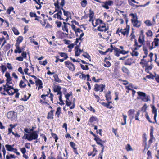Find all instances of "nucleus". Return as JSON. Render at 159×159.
<instances>
[{
	"mask_svg": "<svg viewBox=\"0 0 159 159\" xmlns=\"http://www.w3.org/2000/svg\"><path fill=\"white\" fill-rule=\"evenodd\" d=\"M140 111L139 110L135 114L134 118H135V120H137L138 121H140L139 120V116L140 115Z\"/></svg>",
	"mask_w": 159,
	"mask_h": 159,
	"instance_id": "23",
	"label": "nucleus"
},
{
	"mask_svg": "<svg viewBox=\"0 0 159 159\" xmlns=\"http://www.w3.org/2000/svg\"><path fill=\"white\" fill-rule=\"evenodd\" d=\"M53 77L54 78L55 81L56 82H59V80L58 78V76L57 75L55 74L54 75Z\"/></svg>",
	"mask_w": 159,
	"mask_h": 159,
	"instance_id": "41",
	"label": "nucleus"
},
{
	"mask_svg": "<svg viewBox=\"0 0 159 159\" xmlns=\"http://www.w3.org/2000/svg\"><path fill=\"white\" fill-rule=\"evenodd\" d=\"M53 111H51L50 112L48 113L47 116V118L48 119H51L53 118Z\"/></svg>",
	"mask_w": 159,
	"mask_h": 159,
	"instance_id": "28",
	"label": "nucleus"
},
{
	"mask_svg": "<svg viewBox=\"0 0 159 159\" xmlns=\"http://www.w3.org/2000/svg\"><path fill=\"white\" fill-rule=\"evenodd\" d=\"M159 39L157 38L154 39V42H155V46H157L159 45Z\"/></svg>",
	"mask_w": 159,
	"mask_h": 159,
	"instance_id": "33",
	"label": "nucleus"
},
{
	"mask_svg": "<svg viewBox=\"0 0 159 159\" xmlns=\"http://www.w3.org/2000/svg\"><path fill=\"white\" fill-rule=\"evenodd\" d=\"M1 68L2 69L3 73H4L7 70L6 67L4 65L1 66Z\"/></svg>",
	"mask_w": 159,
	"mask_h": 159,
	"instance_id": "48",
	"label": "nucleus"
},
{
	"mask_svg": "<svg viewBox=\"0 0 159 159\" xmlns=\"http://www.w3.org/2000/svg\"><path fill=\"white\" fill-rule=\"evenodd\" d=\"M58 1L57 0V3H55L54 4V5L55 6V10L54 12L53 13H52V12L50 11L49 12V13L50 15H52L56 11H57L58 12L57 13L55 14L54 15L53 17L55 18H57L59 19H60V11H58V10L60 8V6L58 5Z\"/></svg>",
	"mask_w": 159,
	"mask_h": 159,
	"instance_id": "2",
	"label": "nucleus"
},
{
	"mask_svg": "<svg viewBox=\"0 0 159 159\" xmlns=\"http://www.w3.org/2000/svg\"><path fill=\"white\" fill-rule=\"evenodd\" d=\"M137 98L138 99H141L144 102H147L148 101H150V96L149 95H146L145 97H144L143 98H139L137 97Z\"/></svg>",
	"mask_w": 159,
	"mask_h": 159,
	"instance_id": "9",
	"label": "nucleus"
},
{
	"mask_svg": "<svg viewBox=\"0 0 159 159\" xmlns=\"http://www.w3.org/2000/svg\"><path fill=\"white\" fill-rule=\"evenodd\" d=\"M153 54L152 52H151L149 55V56L150 57V61H148V62H151L152 61V57L153 56Z\"/></svg>",
	"mask_w": 159,
	"mask_h": 159,
	"instance_id": "52",
	"label": "nucleus"
},
{
	"mask_svg": "<svg viewBox=\"0 0 159 159\" xmlns=\"http://www.w3.org/2000/svg\"><path fill=\"white\" fill-rule=\"evenodd\" d=\"M26 85L25 84L24 82L22 80H21L19 84V86L20 88H25L26 86Z\"/></svg>",
	"mask_w": 159,
	"mask_h": 159,
	"instance_id": "29",
	"label": "nucleus"
},
{
	"mask_svg": "<svg viewBox=\"0 0 159 159\" xmlns=\"http://www.w3.org/2000/svg\"><path fill=\"white\" fill-rule=\"evenodd\" d=\"M114 50L115 55L117 57H119L120 56V50L116 47L114 48Z\"/></svg>",
	"mask_w": 159,
	"mask_h": 159,
	"instance_id": "14",
	"label": "nucleus"
},
{
	"mask_svg": "<svg viewBox=\"0 0 159 159\" xmlns=\"http://www.w3.org/2000/svg\"><path fill=\"white\" fill-rule=\"evenodd\" d=\"M16 60L20 61H22L23 60V57H21L19 56L18 57H17L16 58Z\"/></svg>",
	"mask_w": 159,
	"mask_h": 159,
	"instance_id": "57",
	"label": "nucleus"
},
{
	"mask_svg": "<svg viewBox=\"0 0 159 159\" xmlns=\"http://www.w3.org/2000/svg\"><path fill=\"white\" fill-rule=\"evenodd\" d=\"M126 149L128 151H131L132 150V148L131 146L129 144L127 145V146L126 148Z\"/></svg>",
	"mask_w": 159,
	"mask_h": 159,
	"instance_id": "50",
	"label": "nucleus"
},
{
	"mask_svg": "<svg viewBox=\"0 0 159 159\" xmlns=\"http://www.w3.org/2000/svg\"><path fill=\"white\" fill-rule=\"evenodd\" d=\"M148 106H147L146 104H145L142 107L141 109V111H143V112H144L146 113V112H147L146 111V109L147 108Z\"/></svg>",
	"mask_w": 159,
	"mask_h": 159,
	"instance_id": "24",
	"label": "nucleus"
},
{
	"mask_svg": "<svg viewBox=\"0 0 159 159\" xmlns=\"http://www.w3.org/2000/svg\"><path fill=\"white\" fill-rule=\"evenodd\" d=\"M129 52V51H125L124 50H120V54H122L123 55H125L128 53Z\"/></svg>",
	"mask_w": 159,
	"mask_h": 159,
	"instance_id": "49",
	"label": "nucleus"
},
{
	"mask_svg": "<svg viewBox=\"0 0 159 159\" xmlns=\"http://www.w3.org/2000/svg\"><path fill=\"white\" fill-rule=\"evenodd\" d=\"M98 139H100L99 137H97L96 138H94V140L96 141V143L97 144V143H101L100 141Z\"/></svg>",
	"mask_w": 159,
	"mask_h": 159,
	"instance_id": "55",
	"label": "nucleus"
},
{
	"mask_svg": "<svg viewBox=\"0 0 159 159\" xmlns=\"http://www.w3.org/2000/svg\"><path fill=\"white\" fill-rule=\"evenodd\" d=\"M138 17H136V19H131V21L133 23V26L136 27H139L141 25L140 23L138 20Z\"/></svg>",
	"mask_w": 159,
	"mask_h": 159,
	"instance_id": "5",
	"label": "nucleus"
},
{
	"mask_svg": "<svg viewBox=\"0 0 159 159\" xmlns=\"http://www.w3.org/2000/svg\"><path fill=\"white\" fill-rule=\"evenodd\" d=\"M56 115H57V117H58L59 115H60V107H58L57 108L56 112Z\"/></svg>",
	"mask_w": 159,
	"mask_h": 159,
	"instance_id": "54",
	"label": "nucleus"
},
{
	"mask_svg": "<svg viewBox=\"0 0 159 159\" xmlns=\"http://www.w3.org/2000/svg\"><path fill=\"white\" fill-rule=\"evenodd\" d=\"M15 53H20L22 52V50L20 48L17 50H14Z\"/></svg>",
	"mask_w": 159,
	"mask_h": 159,
	"instance_id": "58",
	"label": "nucleus"
},
{
	"mask_svg": "<svg viewBox=\"0 0 159 159\" xmlns=\"http://www.w3.org/2000/svg\"><path fill=\"white\" fill-rule=\"evenodd\" d=\"M12 30L15 35H18L19 34V33L16 28H13L12 29Z\"/></svg>",
	"mask_w": 159,
	"mask_h": 159,
	"instance_id": "34",
	"label": "nucleus"
},
{
	"mask_svg": "<svg viewBox=\"0 0 159 159\" xmlns=\"http://www.w3.org/2000/svg\"><path fill=\"white\" fill-rule=\"evenodd\" d=\"M132 53H131V55L132 56H137L138 55V52L137 51H136L134 50H132Z\"/></svg>",
	"mask_w": 159,
	"mask_h": 159,
	"instance_id": "42",
	"label": "nucleus"
},
{
	"mask_svg": "<svg viewBox=\"0 0 159 159\" xmlns=\"http://www.w3.org/2000/svg\"><path fill=\"white\" fill-rule=\"evenodd\" d=\"M124 31H123L121 32V33L124 35H125L126 34H128L129 32L127 30H125Z\"/></svg>",
	"mask_w": 159,
	"mask_h": 159,
	"instance_id": "62",
	"label": "nucleus"
},
{
	"mask_svg": "<svg viewBox=\"0 0 159 159\" xmlns=\"http://www.w3.org/2000/svg\"><path fill=\"white\" fill-rule=\"evenodd\" d=\"M96 22H98L100 24H103L105 25V23H103V21L102 20L99 19H97L96 20Z\"/></svg>",
	"mask_w": 159,
	"mask_h": 159,
	"instance_id": "53",
	"label": "nucleus"
},
{
	"mask_svg": "<svg viewBox=\"0 0 159 159\" xmlns=\"http://www.w3.org/2000/svg\"><path fill=\"white\" fill-rule=\"evenodd\" d=\"M60 56L63 57L64 59H66L68 57L67 54L64 52H60Z\"/></svg>",
	"mask_w": 159,
	"mask_h": 159,
	"instance_id": "21",
	"label": "nucleus"
},
{
	"mask_svg": "<svg viewBox=\"0 0 159 159\" xmlns=\"http://www.w3.org/2000/svg\"><path fill=\"white\" fill-rule=\"evenodd\" d=\"M46 156L45 155V153L44 152H42V157L40 158V159H46Z\"/></svg>",
	"mask_w": 159,
	"mask_h": 159,
	"instance_id": "61",
	"label": "nucleus"
},
{
	"mask_svg": "<svg viewBox=\"0 0 159 159\" xmlns=\"http://www.w3.org/2000/svg\"><path fill=\"white\" fill-rule=\"evenodd\" d=\"M148 61L146 62H140V64L144 65L145 66V70L147 73H148L147 70H151L152 68V67L151 66H148Z\"/></svg>",
	"mask_w": 159,
	"mask_h": 159,
	"instance_id": "7",
	"label": "nucleus"
},
{
	"mask_svg": "<svg viewBox=\"0 0 159 159\" xmlns=\"http://www.w3.org/2000/svg\"><path fill=\"white\" fill-rule=\"evenodd\" d=\"M129 15L132 17L133 18V19H136V17H138L137 15H136L135 16L134 13H131L129 14Z\"/></svg>",
	"mask_w": 159,
	"mask_h": 159,
	"instance_id": "60",
	"label": "nucleus"
},
{
	"mask_svg": "<svg viewBox=\"0 0 159 159\" xmlns=\"http://www.w3.org/2000/svg\"><path fill=\"white\" fill-rule=\"evenodd\" d=\"M13 10L14 8L13 7H10L7 9V13L8 14H10L11 11H13Z\"/></svg>",
	"mask_w": 159,
	"mask_h": 159,
	"instance_id": "43",
	"label": "nucleus"
},
{
	"mask_svg": "<svg viewBox=\"0 0 159 159\" xmlns=\"http://www.w3.org/2000/svg\"><path fill=\"white\" fill-rule=\"evenodd\" d=\"M7 68L11 70L12 69V66L11 65L10 63H7Z\"/></svg>",
	"mask_w": 159,
	"mask_h": 159,
	"instance_id": "64",
	"label": "nucleus"
},
{
	"mask_svg": "<svg viewBox=\"0 0 159 159\" xmlns=\"http://www.w3.org/2000/svg\"><path fill=\"white\" fill-rule=\"evenodd\" d=\"M122 70L123 73L129 75L130 72L129 70L126 67L123 66L122 68Z\"/></svg>",
	"mask_w": 159,
	"mask_h": 159,
	"instance_id": "15",
	"label": "nucleus"
},
{
	"mask_svg": "<svg viewBox=\"0 0 159 159\" xmlns=\"http://www.w3.org/2000/svg\"><path fill=\"white\" fill-rule=\"evenodd\" d=\"M152 109V112L154 113V115H157V110L155 106L153 105L151 107Z\"/></svg>",
	"mask_w": 159,
	"mask_h": 159,
	"instance_id": "26",
	"label": "nucleus"
},
{
	"mask_svg": "<svg viewBox=\"0 0 159 159\" xmlns=\"http://www.w3.org/2000/svg\"><path fill=\"white\" fill-rule=\"evenodd\" d=\"M153 129L152 127H151V129H150V139L152 140H153V139H155V138L153 136Z\"/></svg>",
	"mask_w": 159,
	"mask_h": 159,
	"instance_id": "18",
	"label": "nucleus"
},
{
	"mask_svg": "<svg viewBox=\"0 0 159 159\" xmlns=\"http://www.w3.org/2000/svg\"><path fill=\"white\" fill-rule=\"evenodd\" d=\"M54 91L55 92H57V94H60V86L57 85L55 84H54L53 88Z\"/></svg>",
	"mask_w": 159,
	"mask_h": 159,
	"instance_id": "10",
	"label": "nucleus"
},
{
	"mask_svg": "<svg viewBox=\"0 0 159 159\" xmlns=\"http://www.w3.org/2000/svg\"><path fill=\"white\" fill-rule=\"evenodd\" d=\"M95 87L94 90L96 92H98L100 90L99 88L101 89L100 92H102L103 89H104L105 85L104 84H102L101 85H98V84H95Z\"/></svg>",
	"mask_w": 159,
	"mask_h": 159,
	"instance_id": "4",
	"label": "nucleus"
},
{
	"mask_svg": "<svg viewBox=\"0 0 159 159\" xmlns=\"http://www.w3.org/2000/svg\"><path fill=\"white\" fill-rule=\"evenodd\" d=\"M5 147L7 148V150L8 151H12L13 150H15V151H17V149H14L11 145L7 144L5 145Z\"/></svg>",
	"mask_w": 159,
	"mask_h": 159,
	"instance_id": "11",
	"label": "nucleus"
},
{
	"mask_svg": "<svg viewBox=\"0 0 159 159\" xmlns=\"http://www.w3.org/2000/svg\"><path fill=\"white\" fill-rule=\"evenodd\" d=\"M35 82L37 85H42L43 84L42 81L39 79H38Z\"/></svg>",
	"mask_w": 159,
	"mask_h": 159,
	"instance_id": "40",
	"label": "nucleus"
},
{
	"mask_svg": "<svg viewBox=\"0 0 159 159\" xmlns=\"http://www.w3.org/2000/svg\"><path fill=\"white\" fill-rule=\"evenodd\" d=\"M63 24L64 25L63 26H62V30L63 31H66V32L67 33H66L65 34L66 35H68V30L67 27V25L68 24L70 25V24L68 23H66L65 22H63Z\"/></svg>",
	"mask_w": 159,
	"mask_h": 159,
	"instance_id": "8",
	"label": "nucleus"
},
{
	"mask_svg": "<svg viewBox=\"0 0 159 159\" xmlns=\"http://www.w3.org/2000/svg\"><path fill=\"white\" fill-rule=\"evenodd\" d=\"M98 121V119L97 117L92 116L89 119V121L90 123H92L94 121Z\"/></svg>",
	"mask_w": 159,
	"mask_h": 159,
	"instance_id": "17",
	"label": "nucleus"
},
{
	"mask_svg": "<svg viewBox=\"0 0 159 159\" xmlns=\"http://www.w3.org/2000/svg\"><path fill=\"white\" fill-rule=\"evenodd\" d=\"M70 144L72 148L73 149L76 148L75 147L76 146V144L73 142H71L70 143Z\"/></svg>",
	"mask_w": 159,
	"mask_h": 159,
	"instance_id": "38",
	"label": "nucleus"
},
{
	"mask_svg": "<svg viewBox=\"0 0 159 159\" xmlns=\"http://www.w3.org/2000/svg\"><path fill=\"white\" fill-rule=\"evenodd\" d=\"M80 67L81 68L84 70H88L89 69L88 66L87 65H85V67L82 64H80Z\"/></svg>",
	"mask_w": 159,
	"mask_h": 159,
	"instance_id": "25",
	"label": "nucleus"
},
{
	"mask_svg": "<svg viewBox=\"0 0 159 159\" xmlns=\"http://www.w3.org/2000/svg\"><path fill=\"white\" fill-rule=\"evenodd\" d=\"M145 117L149 122L150 123H152V122L147 112H146V113L145 114Z\"/></svg>",
	"mask_w": 159,
	"mask_h": 159,
	"instance_id": "39",
	"label": "nucleus"
},
{
	"mask_svg": "<svg viewBox=\"0 0 159 159\" xmlns=\"http://www.w3.org/2000/svg\"><path fill=\"white\" fill-rule=\"evenodd\" d=\"M146 34L148 37H152L153 35L152 31L149 30L146 33Z\"/></svg>",
	"mask_w": 159,
	"mask_h": 159,
	"instance_id": "32",
	"label": "nucleus"
},
{
	"mask_svg": "<svg viewBox=\"0 0 159 159\" xmlns=\"http://www.w3.org/2000/svg\"><path fill=\"white\" fill-rule=\"evenodd\" d=\"M65 64L66 67L69 68V70L74 71L75 70L74 65L71 62L67 61L64 62Z\"/></svg>",
	"mask_w": 159,
	"mask_h": 159,
	"instance_id": "3",
	"label": "nucleus"
},
{
	"mask_svg": "<svg viewBox=\"0 0 159 159\" xmlns=\"http://www.w3.org/2000/svg\"><path fill=\"white\" fill-rule=\"evenodd\" d=\"M15 116V113L12 111H11L8 112L7 114V117L9 118L12 119Z\"/></svg>",
	"mask_w": 159,
	"mask_h": 159,
	"instance_id": "12",
	"label": "nucleus"
},
{
	"mask_svg": "<svg viewBox=\"0 0 159 159\" xmlns=\"http://www.w3.org/2000/svg\"><path fill=\"white\" fill-rule=\"evenodd\" d=\"M147 78L148 79H153L155 76L151 73L149 75H147L146 76Z\"/></svg>",
	"mask_w": 159,
	"mask_h": 159,
	"instance_id": "44",
	"label": "nucleus"
},
{
	"mask_svg": "<svg viewBox=\"0 0 159 159\" xmlns=\"http://www.w3.org/2000/svg\"><path fill=\"white\" fill-rule=\"evenodd\" d=\"M105 97L106 98V100L107 101L111 100V96H107V94H105Z\"/></svg>",
	"mask_w": 159,
	"mask_h": 159,
	"instance_id": "51",
	"label": "nucleus"
},
{
	"mask_svg": "<svg viewBox=\"0 0 159 159\" xmlns=\"http://www.w3.org/2000/svg\"><path fill=\"white\" fill-rule=\"evenodd\" d=\"M138 42H139V43H141V44L142 45H144V41H143V40L142 39H141V37L140 36H139L138 38Z\"/></svg>",
	"mask_w": 159,
	"mask_h": 159,
	"instance_id": "46",
	"label": "nucleus"
},
{
	"mask_svg": "<svg viewBox=\"0 0 159 159\" xmlns=\"http://www.w3.org/2000/svg\"><path fill=\"white\" fill-rule=\"evenodd\" d=\"M20 150L21 152L23 154H25L26 152V149L25 148H21Z\"/></svg>",
	"mask_w": 159,
	"mask_h": 159,
	"instance_id": "63",
	"label": "nucleus"
},
{
	"mask_svg": "<svg viewBox=\"0 0 159 159\" xmlns=\"http://www.w3.org/2000/svg\"><path fill=\"white\" fill-rule=\"evenodd\" d=\"M144 23L146 24L147 26H151L152 25V24L151 22V21L149 20H147L144 22Z\"/></svg>",
	"mask_w": 159,
	"mask_h": 159,
	"instance_id": "27",
	"label": "nucleus"
},
{
	"mask_svg": "<svg viewBox=\"0 0 159 159\" xmlns=\"http://www.w3.org/2000/svg\"><path fill=\"white\" fill-rule=\"evenodd\" d=\"M133 59L132 58L128 59L124 62V64L125 65L131 66L132 64V61Z\"/></svg>",
	"mask_w": 159,
	"mask_h": 159,
	"instance_id": "13",
	"label": "nucleus"
},
{
	"mask_svg": "<svg viewBox=\"0 0 159 159\" xmlns=\"http://www.w3.org/2000/svg\"><path fill=\"white\" fill-rule=\"evenodd\" d=\"M134 109L129 110L128 112V115L129 116L133 114L134 112Z\"/></svg>",
	"mask_w": 159,
	"mask_h": 159,
	"instance_id": "37",
	"label": "nucleus"
},
{
	"mask_svg": "<svg viewBox=\"0 0 159 159\" xmlns=\"http://www.w3.org/2000/svg\"><path fill=\"white\" fill-rule=\"evenodd\" d=\"M52 137L55 139V142H57V140L58 139L57 135L53 133H52Z\"/></svg>",
	"mask_w": 159,
	"mask_h": 159,
	"instance_id": "45",
	"label": "nucleus"
},
{
	"mask_svg": "<svg viewBox=\"0 0 159 159\" xmlns=\"http://www.w3.org/2000/svg\"><path fill=\"white\" fill-rule=\"evenodd\" d=\"M105 2H106V3L107 4L108 6H111L114 3V2L113 1L111 0Z\"/></svg>",
	"mask_w": 159,
	"mask_h": 159,
	"instance_id": "47",
	"label": "nucleus"
},
{
	"mask_svg": "<svg viewBox=\"0 0 159 159\" xmlns=\"http://www.w3.org/2000/svg\"><path fill=\"white\" fill-rule=\"evenodd\" d=\"M89 17H90L91 18H93V17L94 16V13L93 11H92L91 9H90L89 10Z\"/></svg>",
	"mask_w": 159,
	"mask_h": 159,
	"instance_id": "30",
	"label": "nucleus"
},
{
	"mask_svg": "<svg viewBox=\"0 0 159 159\" xmlns=\"http://www.w3.org/2000/svg\"><path fill=\"white\" fill-rule=\"evenodd\" d=\"M122 116L123 117V119L124 120V123H121V125H125L126 124V118H127V116L124 114H122Z\"/></svg>",
	"mask_w": 159,
	"mask_h": 159,
	"instance_id": "19",
	"label": "nucleus"
},
{
	"mask_svg": "<svg viewBox=\"0 0 159 159\" xmlns=\"http://www.w3.org/2000/svg\"><path fill=\"white\" fill-rule=\"evenodd\" d=\"M87 4V2L86 0H82L81 2V5L83 7H85L86 6Z\"/></svg>",
	"mask_w": 159,
	"mask_h": 159,
	"instance_id": "22",
	"label": "nucleus"
},
{
	"mask_svg": "<svg viewBox=\"0 0 159 159\" xmlns=\"http://www.w3.org/2000/svg\"><path fill=\"white\" fill-rule=\"evenodd\" d=\"M106 2H103V3H104V4L102 5V6L106 9H109V7L107 4Z\"/></svg>",
	"mask_w": 159,
	"mask_h": 159,
	"instance_id": "35",
	"label": "nucleus"
},
{
	"mask_svg": "<svg viewBox=\"0 0 159 159\" xmlns=\"http://www.w3.org/2000/svg\"><path fill=\"white\" fill-rule=\"evenodd\" d=\"M72 93L71 92H70L69 93H67L65 95V98H69V97L72 96Z\"/></svg>",
	"mask_w": 159,
	"mask_h": 159,
	"instance_id": "56",
	"label": "nucleus"
},
{
	"mask_svg": "<svg viewBox=\"0 0 159 159\" xmlns=\"http://www.w3.org/2000/svg\"><path fill=\"white\" fill-rule=\"evenodd\" d=\"M38 136V131H35L32 132H30L29 134L25 133L23 138L25 139H27L28 140L31 141L33 140L36 139Z\"/></svg>",
	"mask_w": 159,
	"mask_h": 159,
	"instance_id": "1",
	"label": "nucleus"
},
{
	"mask_svg": "<svg viewBox=\"0 0 159 159\" xmlns=\"http://www.w3.org/2000/svg\"><path fill=\"white\" fill-rule=\"evenodd\" d=\"M137 93L139 96L142 97H145L146 96V93L142 92L139 91L137 92Z\"/></svg>",
	"mask_w": 159,
	"mask_h": 159,
	"instance_id": "20",
	"label": "nucleus"
},
{
	"mask_svg": "<svg viewBox=\"0 0 159 159\" xmlns=\"http://www.w3.org/2000/svg\"><path fill=\"white\" fill-rule=\"evenodd\" d=\"M18 91V90L17 89H14L13 88V89H11L9 88V89H8V90H7L6 92H7L8 94L9 95H12L15 92H17Z\"/></svg>",
	"mask_w": 159,
	"mask_h": 159,
	"instance_id": "6",
	"label": "nucleus"
},
{
	"mask_svg": "<svg viewBox=\"0 0 159 159\" xmlns=\"http://www.w3.org/2000/svg\"><path fill=\"white\" fill-rule=\"evenodd\" d=\"M23 38L22 36H19L17 39V43H21L23 40Z\"/></svg>",
	"mask_w": 159,
	"mask_h": 159,
	"instance_id": "31",
	"label": "nucleus"
},
{
	"mask_svg": "<svg viewBox=\"0 0 159 159\" xmlns=\"http://www.w3.org/2000/svg\"><path fill=\"white\" fill-rule=\"evenodd\" d=\"M30 16L31 17H37V16L35 13L30 12Z\"/></svg>",
	"mask_w": 159,
	"mask_h": 159,
	"instance_id": "36",
	"label": "nucleus"
},
{
	"mask_svg": "<svg viewBox=\"0 0 159 159\" xmlns=\"http://www.w3.org/2000/svg\"><path fill=\"white\" fill-rule=\"evenodd\" d=\"M100 103H101L102 105L106 107L107 108L111 109L113 108L112 106H110V105H109V104L105 103L104 102H100Z\"/></svg>",
	"mask_w": 159,
	"mask_h": 159,
	"instance_id": "16",
	"label": "nucleus"
},
{
	"mask_svg": "<svg viewBox=\"0 0 159 159\" xmlns=\"http://www.w3.org/2000/svg\"><path fill=\"white\" fill-rule=\"evenodd\" d=\"M115 100H118L119 99L118 98V93L116 92H115Z\"/></svg>",
	"mask_w": 159,
	"mask_h": 159,
	"instance_id": "59",
	"label": "nucleus"
}]
</instances>
